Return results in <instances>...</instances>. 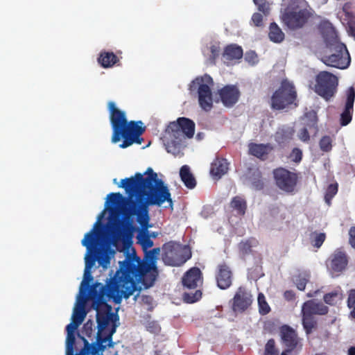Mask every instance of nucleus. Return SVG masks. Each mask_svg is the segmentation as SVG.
<instances>
[{
  "label": "nucleus",
  "instance_id": "nucleus-1",
  "mask_svg": "<svg viewBox=\"0 0 355 355\" xmlns=\"http://www.w3.org/2000/svg\"><path fill=\"white\" fill-rule=\"evenodd\" d=\"M144 175L146 176L137 173L134 177L123 179L119 185L130 196L136 195L135 200L128 201V213L137 216L140 230H148L152 227L149 224V206H161L166 201L171 206L173 205L171 193L164 181L158 178L157 174L151 168H148Z\"/></svg>",
  "mask_w": 355,
  "mask_h": 355
},
{
  "label": "nucleus",
  "instance_id": "nucleus-2",
  "mask_svg": "<svg viewBox=\"0 0 355 355\" xmlns=\"http://www.w3.org/2000/svg\"><path fill=\"white\" fill-rule=\"evenodd\" d=\"M135 292L126 284L114 276L111 277L105 285L96 282L90 288L89 297L92 300V307L96 311L97 333L105 334L117 325L119 317L112 312V307L107 300H112L115 304L121 303L123 298L128 299Z\"/></svg>",
  "mask_w": 355,
  "mask_h": 355
},
{
  "label": "nucleus",
  "instance_id": "nucleus-3",
  "mask_svg": "<svg viewBox=\"0 0 355 355\" xmlns=\"http://www.w3.org/2000/svg\"><path fill=\"white\" fill-rule=\"evenodd\" d=\"M144 252V259L135 253L128 254L123 261H119V268L114 275L135 291L141 290L138 284L146 289L152 287L159 275L157 260L160 248H155Z\"/></svg>",
  "mask_w": 355,
  "mask_h": 355
},
{
  "label": "nucleus",
  "instance_id": "nucleus-4",
  "mask_svg": "<svg viewBox=\"0 0 355 355\" xmlns=\"http://www.w3.org/2000/svg\"><path fill=\"white\" fill-rule=\"evenodd\" d=\"M107 108L112 130L111 141L116 144L123 139L119 145L121 148H126L135 143L141 144L144 140L141 136L146 130L142 121H128L126 113L116 107L112 101L107 103Z\"/></svg>",
  "mask_w": 355,
  "mask_h": 355
},
{
  "label": "nucleus",
  "instance_id": "nucleus-5",
  "mask_svg": "<svg viewBox=\"0 0 355 355\" xmlns=\"http://www.w3.org/2000/svg\"><path fill=\"white\" fill-rule=\"evenodd\" d=\"M318 27L329 51V55L322 58V62L327 66L340 69L347 68L351 62L349 51L345 44L340 42L333 25L328 21H322Z\"/></svg>",
  "mask_w": 355,
  "mask_h": 355
},
{
  "label": "nucleus",
  "instance_id": "nucleus-6",
  "mask_svg": "<svg viewBox=\"0 0 355 355\" xmlns=\"http://www.w3.org/2000/svg\"><path fill=\"white\" fill-rule=\"evenodd\" d=\"M98 222L94 225V227L87 232L82 240V245L87 248V252L85 257L86 273L91 270L97 261L100 266L106 268L110 263L111 254H114L109 247L101 245L98 240V232L95 227Z\"/></svg>",
  "mask_w": 355,
  "mask_h": 355
},
{
  "label": "nucleus",
  "instance_id": "nucleus-7",
  "mask_svg": "<svg viewBox=\"0 0 355 355\" xmlns=\"http://www.w3.org/2000/svg\"><path fill=\"white\" fill-rule=\"evenodd\" d=\"M281 19L291 30L302 28L312 17L313 10L306 0H284Z\"/></svg>",
  "mask_w": 355,
  "mask_h": 355
},
{
  "label": "nucleus",
  "instance_id": "nucleus-8",
  "mask_svg": "<svg viewBox=\"0 0 355 355\" xmlns=\"http://www.w3.org/2000/svg\"><path fill=\"white\" fill-rule=\"evenodd\" d=\"M194 132L195 123L189 119L180 117L176 121L171 122L166 128L170 139L167 145L168 151H171L169 149L171 147L179 149L185 137L192 138Z\"/></svg>",
  "mask_w": 355,
  "mask_h": 355
},
{
  "label": "nucleus",
  "instance_id": "nucleus-9",
  "mask_svg": "<svg viewBox=\"0 0 355 355\" xmlns=\"http://www.w3.org/2000/svg\"><path fill=\"white\" fill-rule=\"evenodd\" d=\"M297 92L294 85L288 80H283L279 87L271 97L270 107L275 110H282L294 105L297 106Z\"/></svg>",
  "mask_w": 355,
  "mask_h": 355
},
{
  "label": "nucleus",
  "instance_id": "nucleus-10",
  "mask_svg": "<svg viewBox=\"0 0 355 355\" xmlns=\"http://www.w3.org/2000/svg\"><path fill=\"white\" fill-rule=\"evenodd\" d=\"M214 85L212 78L205 74L196 78L190 84V90L197 89L200 107L205 111H210L213 107V96L211 87Z\"/></svg>",
  "mask_w": 355,
  "mask_h": 355
},
{
  "label": "nucleus",
  "instance_id": "nucleus-11",
  "mask_svg": "<svg viewBox=\"0 0 355 355\" xmlns=\"http://www.w3.org/2000/svg\"><path fill=\"white\" fill-rule=\"evenodd\" d=\"M163 260L168 266H180L191 257V252L186 245L170 241L162 246Z\"/></svg>",
  "mask_w": 355,
  "mask_h": 355
},
{
  "label": "nucleus",
  "instance_id": "nucleus-12",
  "mask_svg": "<svg viewBox=\"0 0 355 355\" xmlns=\"http://www.w3.org/2000/svg\"><path fill=\"white\" fill-rule=\"evenodd\" d=\"M314 91L326 101L333 97L336 92L338 78L333 73L323 71H320L315 78Z\"/></svg>",
  "mask_w": 355,
  "mask_h": 355
},
{
  "label": "nucleus",
  "instance_id": "nucleus-13",
  "mask_svg": "<svg viewBox=\"0 0 355 355\" xmlns=\"http://www.w3.org/2000/svg\"><path fill=\"white\" fill-rule=\"evenodd\" d=\"M273 177L277 187L286 192L293 193L298 182V175L283 167L274 169Z\"/></svg>",
  "mask_w": 355,
  "mask_h": 355
},
{
  "label": "nucleus",
  "instance_id": "nucleus-14",
  "mask_svg": "<svg viewBox=\"0 0 355 355\" xmlns=\"http://www.w3.org/2000/svg\"><path fill=\"white\" fill-rule=\"evenodd\" d=\"M117 325H114L107 333L105 334H96V340L95 343L89 344V342L84 338L82 337V340L86 347L92 348L91 354L96 355L98 352H103L106 347H113L114 343L112 341V336L116 331Z\"/></svg>",
  "mask_w": 355,
  "mask_h": 355
},
{
  "label": "nucleus",
  "instance_id": "nucleus-15",
  "mask_svg": "<svg viewBox=\"0 0 355 355\" xmlns=\"http://www.w3.org/2000/svg\"><path fill=\"white\" fill-rule=\"evenodd\" d=\"M279 335L282 344L286 347L284 350L294 351L298 347H302L301 339L298 337L296 331L289 325L281 326Z\"/></svg>",
  "mask_w": 355,
  "mask_h": 355
},
{
  "label": "nucleus",
  "instance_id": "nucleus-16",
  "mask_svg": "<svg viewBox=\"0 0 355 355\" xmlns=\"http://www.w3.org/2000/svg\"><path fill=\"white\" fill-rule=\"evenodd\" d=\"M346 95L345 107L340 116L341 126H346L352 121L355 100V88L354 87H349L346 92Z\"/></svg>",
  "mask_w": 355,
  "mask_h": 355
},
{
  "label": "nucleus",
  "instance_id": "nucleus-17",
  "mask_svg": "<svg viewBox=\"0 0 355 355\" xmlns=\"http://www.w3.org/2000/svg\"><path fill=\"white\" fill-rule=\"evenodd\" d=\"M240 91L236 85H227L218 90V95L223 104L227 107L235 105L240 97Z\"/></svg>",
  "mask_w": 355,
  "mask_h": 355
},
{
  "label": "nucleus",
  "instance_id": "nucleus-18",
  "mask_svg": "<svg viewBox=\"0 0 355 355\" xmlns=\"http://www.w3.org/2000/svg\"><path fill=\"white\" fill-rule=\"evenodd\" d=\"M88 288V284L83 282L80 287V294L82 295V299H80V304L74 308L71 320L78 324H81L87 313L85 310V304L87 300H90L89 297V293L87 294V290Z\"/></svg>",
  "mask_w": 355,
  "mask_h": 355
},
{
  "label": "nucleus",
  "instance_id": "nucleus-19",
  "mask_svg": "<svg viewBox=\"0 0 355 355\" xmlns=\"http://www.w3.org/2000/svg\"><path fill=\"white\" fill-rule=\"evenodd\" d=\"M252 295L242 286H240L233 298V309L234 311H244L252 304Z\"/></svg>",
  "mask_w": 355,
  "mask_h": 355
},
{
  "label": "nucleus",
  "instance_id": "nucleus-20",
  "mask_svg": "<svg viewBox=\"0 0 355 355\" xmlns=\"http://www.w3.org/2000/svg\"><path fill=\"white\" fill-rule=\"evenodd\" d=\"M217 286L223 290L230 287L232 283V272L225 263L219 264L216 273Z\"/></svg>",
  "mask_w": 355,
  "mask_h": 355
},
{
  "label": "nucleus",
  "instance_id": "nucleus-21",
  "mask_svg": "<svg viewBox=\"0 0 355 355\" xmlns=\"http://www.w3.org/2000/svg\"><path fill=\"white\" fill-rule=\"evenodd\" d=\"M202 279V272L198 268L193 267L189 269L182 277V284L190 289L196 288Z\"/></svg>",
  "mask_w": 355,
  "mask_h": 355
},
{
  "label": "nucleus",
  "instance_id": "nucleus-22",
  "mask_svg": "<svg viewBox=\"0 0 355 355\" xmlns=\"http://www.w3.org/2000/svg\"><path fill=\"white\" fill-rule=\"evenodd\" d=\"M329 311V308L321 302H315L314 300H308L305 302L302 307V312L309 313L311 315H326Z\"/></svg>",
  "mask_w": 355,
  "mask_h": 355
},
{
  "label": "nucleus",
  "instance_id": "nucleus-23",
  "mask_svg": "<svg viewBox=\"0 0 355 355\" xmlns=\"http://www.w3.org/2000/svg\"><path fill=\"white\" fill-rule=\"evenodd\" d=\"M124 236V230L119 223H112L108 228V241L116 248L121 245Z\"/></svg>",
  "mask_w": 355,
  "mask_h": 355
},
{
  "label": "nucleus",
  "instance_id": "nucleus-24",
  "mask_svg": "<svg viewBox=\"0 0 355 355\" xmlns=\"http://www.w3.org/2000/svg\"><path fill=\"white\" fill-rule=\"evenodd\" d=\"M348 263V259L346 254L344 252L337 250L331 255L330 260V268L335 272L343 271Z\"/></svg>",
  "mask_w": 355,
  "mask_h": 355
},
{
  "label": "nucleus",
  "instance_id": "nucleus-25",
  "mask_svg": "<svg viewBox=\"0 0 355 355\" xmlns=\"http://www.w3.org/2000/svg\"><path fill=\"white\" fill-rule=\"evenodd\" d=\"M228 162L224 158L216 157L211 164L210 173L212 176L219 179L228 171Z\"/></svg>",
  "mask_w": 355,
  "mask_h": 355
},
{
  "label": "nucleus",
  "instance_id": "nucleus-26",
  "mask_svg": "<svg viewBox=\"0 0 355 355\" xmlns=\"http://www.w3.org/2000/svg\"><path fill=\"white\" fill-rule=\"evenodd\" d=\"M119 62V58L111 51H101L98 58V62L105 69L112 67Z\"/></svg>",
  "mask_w": 355,
  "mask_h": 355
},
{
  "label": "nucleus",
  "instance_id": "nucleus-27",
  "mask_svg": "<svg viewBox=\"0 0 355 355\" xmlns=\"http://www.w3.org/2000/svg\"><path fill=\"white\" fill-rule=\"evenodd\" d=\"M271 150L270 144H251L249 146L250 153L262 160L266 159Z\"/></svg>",
  "mask_w": 355,
  "mask_h": 355
},
{
  "label": "nucleus",
  "instance_id": "nucleus-28",
  "mask_svg": "<svg viewBox=\"0 0 355 355\" xmlns=\"http://www.w3.org/2000/svg\"><path fill=\"white\" fill-rule=\"evenodd\" d=\"M243 56V49L241 46L236 44L227 45L223 53V57L225 62L232 61L234 60H239Z\"/></svg>",
  "mask_w": 355,
  "mask_h": 355
},
{
  "label": "nucleus",
  "instance_id": "nucleus-29",
  "mask_svg": "<svg viewBox=\"0 0 355 355\" xmlns=\"http://www.w3.org/2000/svg\"><path fill=\"white\" fill-rule=\"evenodd\" d=\"M180 176L186 187L190 189L195 188L196 181L189 166L184 165L180 168Z\"/></svg>",
  "mask_w": 355,
  "mask_h": 355
},
{
  "label": "nucleus",
  "instance_id": "nucleus-30",
  "mask_svg": "<svg viewBox=\"0 0 355 355\" xmlns=\"http://www.w3.org/2000/svg\"><path fill=\"white\" fill-rule=\"evenodd\" d=\"M293 134L294 130L291 128L279 129L275 135V139L279 146H284L293 139Z\"/></svg>",
  "mask_w": 355,
  "mask_h": 355
},
{
  "label": "nucleus",
  "instance_id": "nucleus-31",
  "mask_svg": "<svg viewBox=\"0 0 355 355\" xmlns=\"http://www.w3.org/2000/svg\"><path fill=\"white\" fill-rule=\"evenodd\" d=\"M304 126L309 127L310 132H313L316 134L318 128V116L317 113L314 110L306 112L302 118Z\"/></svg>",
  "mask_w": 355,
  "mask_h": 355
},
{
  "label": "nucleus",
  "instance_id": "nucleus-32",
  "mask_svg": "<svg viewBox=\"0 0 355 355\" xmlns=\"http://www.w3.org/2000/svg\"><path fill=\"white\" fill-rule=\"evenodd\" d=\"M137 243L139 244L144 251L153 246V241L150 239V232L148 230H139L136 236Z\"/></svg>",
  "mask_w": 355,
  "mask_h": 355
},
{
  "label": "nucleus",
  "instance_id": "nucleus-33",
  "mask_svg": "<svg viewBox=\"0 0 355 355\" xmlns=\"http://www.w3.org/2000/svg\"><path fill=\"white\" fill-rule=\"evenodd\" d=\"M125 200V198L120 193H111L107 197L105 202L106 208L110 211L114 210L119 207Z\"/></svg>",
  "mask_w": 355,
  "mask_h": 355
},
{
  "label": "nucleus",
  "instance_id": "nucleus-34",
  "mask_svg": "<svg viewBox=\"0 0 355 355\" xmlns=\"http://www.w3.org/2000/svg\"><path fill=\"white\" fill-rule=\"evenodd\" d=\"M302 326L306 334L312 333L313 330L315 329L318 327V321L315 316L302 312Z\"/></svg>",
  "mask_w": 355,
  "mask_h": 355
},
{
  "label": "nucleus",
  "instance_id": "nucleus-35",
  "mask_svg": "<svg viewBox=\"0 0 355 355\" xmlns=\"http://www.w3.org/2000/svg\"><path fill=\"white\" fill-rule=\"evenodd\" d=\"M257 243V241L254 238H250L245 241H241L238 245L240 254L243 257L249 255L252 252V247L256 246Z\"/></svg>",
  "mask_w": 355,
  "mask_h": 355
},
{
  "label": "nucleus",
  "instance_id": "nucleus-36",
  "mask_svg": "<svg viewBox=\"0 0 355 355\" xmlns=\"http://www.w3.org/2000/svg\"><path fill=\"white\" fill-rule=\"evenodd\" d=\"M268 36L271 41L276 43L281 42L284 39V33L275 22L271 23L270 25Z\"/></svg>",
  "mask_w": 355,
  "mask_h": 355
},
{
  "label": "nucleus",
  "instance_id": "nucleus-37",
  "mask_svg": "<svg viewBox=\"0 0 355 355\" xmlns=\"http://www.w3.org/2000/svg\"><path fill=\"white\" fill-rule=\"evenodd\" d=\"M230 207L240 215H244L246 210V202L240 196L234 197L230 202Z\"/></svg>",
  "mask_w": 355,
  "mask_h": 355
},
{
  "label": "nucleus",
  "instance_id": "nucleus-38",
  "mask_svg": "<svg viewBox=\"0 0 355 355\" xmlns=\"http://www.w3.org/2000/svg\"><path fill=\"white\" fill-rule=\"evenodd\" d=\"M310 278L309 274L307 272H300L293 277V282L300 291H304L306 288V284L309 282Z\"/></svg>",
  "mask_w": 355,
  "mask_h": 355
},
{
  "label": "nucleus",
  "instance_id": "nucleus-39",
  "mask_svg": "<svg viewBox=\"0 0 355 355\" xmlns=\"http://www.w3.org/2000/svg\"><path fill=\"white\" fill-rule=\"evenodd\" d=\"M345 21L348 34L355 37V15L352 12H345Z\"/></svg>",
  "mask_w": 355,
  "mask_h": 355
},
{
  "label": "nucleus",
  "instance_id": "nucleus-40",
  "mask_svg": "<svg viewBox=\"0 0 355 355\" xmlns=\"http://www.w3.org/2000/svg\"><path fill=\"white\" fill-rule=\"evenodd\" d=\"M263 355H281L273 338L269 339L266 343Z\"/></svg>",
  "mask_w": 355,
  "mask_h": 355
},
{
  "label": "nucleus",
  "instance_id": "nucleus-41",
  "mask_svg": "<svg viewBox=\"0 0 355 355\" xmlns=\"http://www.w3.org/2000/svg\"><path fill=\"white\" fill-rule=\"evenodd\" d=\"M259 311L261 315H266L270 311V307L266 300V297L262 293L258 295Z\"/></svg>",
  "mask_w": 355,
  "mask_h": 355
},
{
  "label": "nucleus",
  "instance_id": "nucleus-42",
  "mask_svg": "<svg viewBox=\"0 0 355 355\" xmlns=\"http://www.w3.org/2000/svg\"><path fill=\"white\" fill-rule=\"evenodd\" d=\"M332 138L329 135L323 136L320 141L319 146L322 151L323 152H329L332 149Z\"/></svg>",
  "mask_w": 355,
  "mask_h": 355
},
{
  "label": "nucleus",
  "instance_id": "nucleus-43",
  "mask_svg": "<svg viewBox=\"0 0 355 355\" xmlns=\"http://www.w3.org/2000/svg\"><path fill=\"white\" fill-rule=\"evenodd\" d=\"M338 190V185L337 183L331 184L328 186L324 196V200L327 203L330 204L331 199L337 193Z\"/></svg>",
  "mask_w": 355,
  "mask_h": 355
},
{
  "label": "nucleus",
  "instance_id": "nucleus-44",
  "mask_svg": "<svg viewBox=\"0 0 355 355\" xmlns=\"http://www.w3.org/2000/svg\"><path fill=\"white\" fill-rule=\"evenodd\" d=\"M94 324L91 320H87L83 325V333L88 338L94 336Z\"/></svg>",
  "mask_w": 355,
  "mask_h": 355
},
{
  "label": "nucleus",
  "instance_id": "nucleus-45",
  "mask_svg": "<svg viewBox=\"0 0 355 355\" xmlns=\"http://www.w3.org/2000/svg\"><path fill=\"white\" fill-rule=\"evenodd\" d=\"M289 158L295 163H300L302 159V151L298 148H294L290 153Z\"/></svg>",
  "mask_w": 355,
  "mask_h": 355
},
{
  "label": "nucleus",
  "instance_id": "nucleus-46",
  "mask_svg": "<svg viewBox=\"0 0 355 355\" xmlns=\"http://www.w3.org/2000/svg\"><path fill=\"white\" fill-rule=\"evenodd\" d=\"M201 292L200 291H196L195 293L191 295L189 293H184V300L187 303H193L198 301L201 297Z\"/></svg>",
  "mask_w": 355,
  "mask_h": 355
},
{
  "label": "nucleus",
  "instance_id": "nucleus-47",
  "mask_svg": "<svg viewBox=\"0 0 355 355\" xmlns=\"http://www.w3.org/2000/svg\"><path fill=\"white\" fill-rule=\"evenodd\" d=\"M76 338L74 334H67L66 338V351L74 350Z\"/></svg>",
  "mask_w": 355,
  "mask_h": 355
},
{
  "label": "nucleus",
  "instance_id": "nucleus-48",
  "mask_svg": "<svg viewBox=\"0 0 355 355\" xmlns=\"http://www.w3.org/2000/svg\"><path fill=\"white\" fill-rule=\"evenodd\" d=\"M309 131V127L304 126L299 132V139L303 142H308L310 139Z\"/></svg>",
  "mask_w": 355,
  "mask_h": 355
},
{
  "label": "nucleus",
  "instance_id": "nucleus-49",
  "mask_svg": "<svg viewBox=\"0 0 355 355\" xmlns=\"http://www.w3.org/2000/svg\"><path fill=\"white\" fill-rule=\"evenodd\" d=\"M338 295V293L337 292H331L329 293H326L324 295V301L326 304L329 305H334L335 304V298L337 297Z\"/></svg>",
  "mask_w": 355,
  "mask_h": 355
},
{
  "label": "nucleus",
  "instance_id": "nucleus-50",
  "mask_svg": "<svg viewBox=\"0 0 355 355\" xmlns=\"http://www.w3.org/2000/svg\"><path fill=\"white\" fill-rule=\"evenodd\" d=\"M211 55L210 60L213 63L215 62V60L219 56L220 53V49L218 45H211L210 47Z\"/></svg>",
  "mask_w": 355,
  "mask_h": 355
},
{
  "label": "nucleus",
  "instance_id": "nucleus-51",
  "mask_svg": "<svg viewBox=\"0 0 355 355\" xmlns=\"http://www.w3.org/2000/svg\"><path fill=\"white\" fill-rule=\"evenodd\" d=\"M245 59L248 62L252 64H254L258 62V56L254 51L247 52Z\"/></svg>",
  "mask_w": 355,
  "mask_h": 355
},
{
  "label": "nucleus",
  "instance_id": "nucleus-52",
  "mask_svg": "<svg viewBox=\"0 0 355 355\" xmlns=\"http://www.w3.org/2000/svg\"><path fill=\"white\" fill-rule=\"evenodd\" d=\"M326 235L324 233L318 234L313 240V246L318 248H320L324 243Z\"/></svg>",
  "mask_w": 355,
  "mask_h": 355
},
{
  "label": "nucleus",
  "instance_id": "nucleus-53",
  "mask_svg": "<svg viewBox=\"0 0 355 355\" xmlns=\"http://www.w3.org/2000/svg\"><path fill=\"white\" fill-rule=\"evenodd\" d=\"M251 20L255 26L259 27L263 26V16L259 12L254 13Z\"/></svg>",
  "mask_w": 355,
  "mask_h": 355
},
{
  "label": "nucleus",
  "instance_id": "nucleus-54",
  "mask_svg": "<svg viewBox=\"0 0 355 355\" xmlns=\"http://www.w3.org/2000/svg\"><path fill=\"white\" fill-rule=\"evenodd\" d=\"M347 306L352 309L355 304V289H350L348 291V297L347 301Z\"/></svg>",
  "mask_w": 355,
  "mask_h": 355
},
{
  "label": "nucleus",
  "instance_id": "nucleus-55",
  "mask_svg": "<svg viewBox=\"0 0 355 355\" xmlns=\"http://www.w3.org/2000/svg\"><path fill=\"white\" fill-rule=\"evenodd\" d=\"M258 7V10L263 12L265 15H268L270 12V5L269 3L267 2V1L266 2H263V3H261V4H259L257 6Z\"/></svg>",
  "mask_w": 355,
  "mask_h": 355
},
{
  "label": "nucleus",
  "instance_id": "nucleus-56",
  "mask_svg": "<svg viewBox=\"0 0 355 355\" xmlns=\"http://www.w3.org/2000/svg\"><path fill=\"white\" fill-rule=\"evenodd\" d=\"M349 243L351 246L355 248V226L350 227L349 230Z\"/></svg>",
  "mask_w": 355,
  "mask_h": 355
},
{
  "label": "nucleus",
  "instance_id": "nucleus-57",
  "mask_svg": "<svg viewBox=\"0 0 355 355\" xmlns=\"http://www.w3.org/2000/svg\"><path fill=\"white\" fill-rule=\"evenodd\" d=\"M93 280V277L91 275V270H89V272L88 273H86V269H85V272H84V279L83 281L81 282V284L85 282L86 284H88V288L87 290V294L89 293V289L90 288L93 286H89V282L92 281Z\"/></svg>",
  "mask_w": 355,
  "mask_h": 355
},
{
  "label": "nucleus",
  "instance_id": "nucleus-58",
  "mask_svg": "<svg viewBox=\"0 0 355 355\" xmlns=\"http://www.w3.org/2000/svg\"><path fill=\"white\" fill-rule=\"evenodd\" d=\"M80 324L72 320L71 323L67 325L66 331L67 334H74L75 330L78 328Z\"/></svg>",
  "mask_w": 355,
  "mask_h": 355
},
{
  "label": "nucleus",
  "instance_id": "nucleus-59",
  "mask_svg": "<svg viewBox=\"0 0 355 355\" xmlns=\"http://www.w3.org/2000/svg\"><path fill=\"white\" fill-rule=\"evenodd\" d=\"M284 298L288 301H292L295 298V294L293 291H286L284 293Z\"/></svg>",
  "mask_w": 355,
  "mask_h": 355
},
{
  "label": "nucleus",
  "instance_id": "nucleus-60",
  "mask_svg": "<svg viewBox=\"0 0 355 355\" xmlns=\"http://www.w3.org/2000/svg\"><path fill=\"white\" fill-rule=\"evenodd\" d=\"M92 351V348L90 347H86L85 345H84V348L82 349L80 352L74 354V355H86V354H91V352Z\"/></svg>",
  "mask_w": 355,
  "mask_h": 355
},
{
  "label": "nucleus",
  "instance_id": "nucleus-61",
  "mask_svg": "<svg viewBox=\"0 0 355 355\" xmlns=\"http://www.w3.org/2000/svg\"><path fill=\"white\" fill-rule=\"evenodd\" d=\"M348 355H355V347H351L347 352Z\"/></svg>",
  "mask_w": 355,
  "mask_h": 355
},
{
  "label": "nucleus",
  "instance_id": "nucleus-62",
  "mask_svg": "<svg viewBox=\"0 0 355 355\" xmlns=\"http://www.w3.org/2000/svg\"><path fill=\"white\" fill-rule=\"evenodd\" d=\"M352 308L353 309L350 312V317L353 319H355V304Z\"/></svg>",
  "mask_w": 355,
  "mask_h": 355
},
{
  "label": "nucleus",
  "instance_id": "nucleus-63",
  "mask_svg": "<svg viewBox=\"0 0 355 355\" xmlns=\"http://www.w3.org/2000/svg\"><path fill=\"white\" fill-rule=\"evenodd\" d=\"M254 3L258 6L259 4H261V3L266 2V0H253Z\"/></svg>",
  "mask_w": 355,
  "mask_h": 355
},
{
  "label": "nucleus",
  "instance_id": "nucleus-64",
  "mask_svg": "<svg viewBox=\"0 0 355 355\" xmlns=\"http://www.w3.org/2000/svg\"><path fill=\"white\" fill-rule=\"evenodd\" d=\"M293 351H286V350H284L282 353H281V355H288L289 353L292 352Z\"/></svg>",
  "mask_w": 355,
  "mask_h": 355
}]
</instances>
